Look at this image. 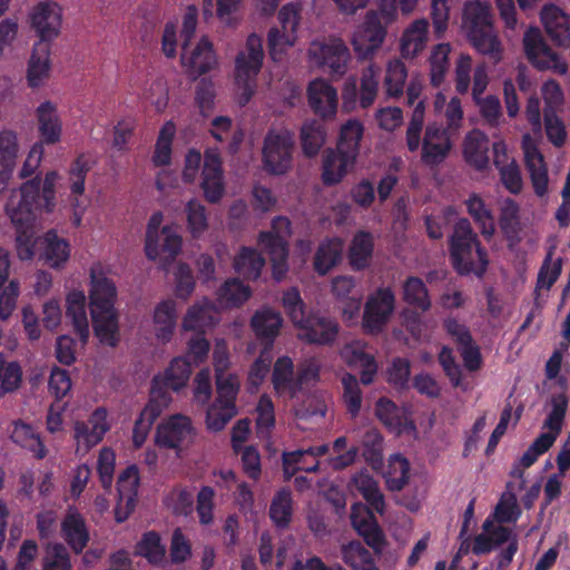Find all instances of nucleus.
<instances>
[{
	"label": "nucleus",
	"instance_id": "nucleus-1",
	"mask_svg": "<svg viewBox=\"0 0 570 570\" xmlns=\"http://www.w3.org/2000/svg\"><path fill=\"white\" fill-rule=\"evenodd\" d=\"M448 247L449 261L458 275L483 278L490 266L489 252L468 217H461L454 223Z\"/></svg>",
	"mask_w": 570,
	"mask_h": 570
},
{
	"label": "nucleus",
	"instance_id": "nucleus-2",
	"mask_svg": "<svg viewBox=\"0 0 570 570\" xmlns=\"http://www.w3.org/2000/svg\"><path fill=\"white\" fill-rule=\"evenodd\" d=\"M117 287L106 275L90 269L89 309L95 335L102 344L117 346L119 342V315L115 307Z\"/></svg>",
	"mask_w": 570,
	"mask_h": 570
},
{
	"label": "nucleus",
	"instance_id": "nucleus-3",
	"mask_svg": "<svg viewBox=\"0 0 570 570\" xmlns=\"http://www.w3.org/2000/svg\"><path fill=\"white\" fill-rule=\"evenodd\" d=\"M461 27L466 40L478 52L488 57L490 62H501L504 47L489 2H464Z\"/></svg>",
	"mask_w": 570,
	"mask_h": 570
},
{
	"label": "nucleus",
	"instance_id": "nucleus-4",
	"mask_svg": "<svg viewBox=\"0 0 570 570\" xmlns=\"http://www.w3.org/2000/svg\"><path fill=\"white\" fill-rule=\"evenodd\" d=\"M283 307L298 327V337L309 344H333L340 331V324L330 316L307 311V306L296 286H292L282 294Z\"/></svg>",
	"mask_w": 570,
	"mask_h": 570
},
{
	"label": "nucleus",
	"instance_id": "nucleus-5",
	"mask_svg": "<svg viewBox=\"0 0 570 570\" xmlns=\"http://www.w3.org/2000/svg\"><path fill=\"white\" fill-rule=\"evenodd\" d=\"M6 213L16 227V249L21 259L35 256V222L37 210L32 196L27 194L26 183L13 190L6 203Z\"/></svg>",
	"mask_w": 570,
	"mask_h": 570
},
{
	"label": "nucleus",
	"instance_id": "nucleus-6",
	"mask_svg": "<svg viewBox=\"0 0 570 570\" xmlns=\"http://www.w3.org/2000/svg\"><path fill=\"white\" fill-rule=\"evenodd\" d=\"M264 41L257 33H250L244 50L235 57V82L238 88L239 106H247L257 86V77L264 66Z\"/></svg>",
	"mask_w": 570,
	"mask_h": 570
},
{
	"label": "nucleus",
	"instance_id": "nucleus-7",
	"mask_svg": "<svg viewBox=\"0 0 570 570\" xmlns=\"http://www.w3.org/2000/svg\"><path fill=\"white\" fill-rule=\"evenodd\" d=\"M396 17V7L391 4L389 9L382 4L381 9L370 10L363 23L353 33L352 45L360 57H368L382 46L389 22Z\"/></svg>",
	"mask_w": 570,
	"mask_h": 570
},
{
	"label": "nucleus",
	"instance_id": "nucleus-8",
	"mask_svg": "<svg viewBox=\"0 0 570 570\" xmlns=\"http://www.w3.org/2000/svg\"><path fill=\"white\" fill-rule=\"evenodd\" d=\"M161 212H156L150 216L147 224L145 254L149 259H157L159 257L164 265L174 262L181 250L183 238L171 226H163Z\"/></svg>",
	"mask_w": 570,
	"mask_h": 570
},
{
	"label": "nucleus",
	"instance_id": "nucleus-9",
	"mask_svg": "<svg viewBox=\"0 0 570 570\" xmlns=\"http://www.w3.org/2000/svg\"><path fill=\"white\" fill-rule=\"evenodd\" d=\"M295 135L288 129H271L264 137L263 163L266 171L282 175L293 166Z\"/></svg>",
	"mask_w": 570,
	"mask_h": 570
},
{
	"label": "nucleus",
	"instance_id": "nucleus-10",
	"mask_svg": "<svg viewBox=\"0 0 570 570\" xmlns=\"http://www.w3.org/2000/svg\"><path fill=\"white\" fill-rule=\"evenodd\" d=\"M523 48L529 62L538 70H553L560 76L569 71V65L558 51L547 45L539 27H529L523 35Z\"/></svg>",
	"mask_w": 570,
	"mask_h": 570
},
{
	"label": "nucleus",
	"instance_id": "nucleus-11",
	"mask_svg": "<svg viewBox=\"0 0 570 570\" xmlns=\"http://www.w3.org/2000/svg\"><path fill=\"white\" fill-rule=\"evenodd\" d=\"M395 307V295L390 286L377 288L364 304L362 327L365 333H380Z\"/></svg>",
	"mask_w": 570,
	"mask_h": 570
},
{
	"label": "nucleus",
	"instance_id": "nucleus-12",
	"mask_svg": "<svg viewBox=\"0 0 570 570\" xmlns=\"http://www.w3.org/2000/svg\"><path fill=\"white\" fill-rule=\"evenodd\" d=\"M158 376H154L150 387V397L134 424L132 442L136 448L142 445L157 417L161 415L163 410L173 401L171 395L166 394V392L158 386Z\"/></svg>",
	"mask_w": 570,
	"mask_h": 570
},
{
	"label": "nucleus",
	"instance_id": "nucleus-13",
	"mask_svg": "<svg viewBox=\"0 0 570 570\" xmlns=\"http://www.w3.org/2000/svg\"><path fill=\"white\" fill-rule=\"evenodd\" d=\"M158 376H154L150 387V397L134 424L132 442L136 448L142 445L157 417L161 415L163 410L173 401L171 395L166 394V392L158 386Z\"/></svg>",
	"mask_w": 570,
	"mask_h": 570
},
{
	"label": "nucleus",
	"instance_id": "nucleus-14",
	"mask_svg": "<svg viewBox=\"0 0 570 570\" xmlns=\"http://www.w3.org/2000/svg\"><path fill=\"white\" fill-rule=\"evenodd\" d=\"M200 187L207 202H220L224 193L223 159L218 147H207L204 151Z\"/></svg>",
	"mask_w": 570,
	"mask_h": 570
},
{
	"label": "nucleus",
	"instance_id": "nucleus-15",
	"mask_svg": "<svg viewBox=\"0 0 570 570\" xmlns=\"http://www.w3.org/2000/svg\"><path fill=\"white\" fill-rule=\"evenodd\" d=\"M452 148L453 140L449 130L438 122H429L422 140L421 160L426 166H439L446 160Z\"/></svg>",
	"mask_w": 570,
	"mask_h": 570
},
{
	"label": "nucleus",
	"instance_id": "nucleus-16",
	"mask_svg": "<svg viewBox=\"0 0 570 570\" xmlns=\"http://www.w3.org/2000/svg\"><path fill=\"white\" fill-rule=\"evenodd\" d=\"M139 469L137 465H129L120 472L116 481V490L118 493L115 507V520L124 522L130 513H132L139 491Z\"/></svg>",
	"mask_w": 570,
	"mask_h": 570
},
{
	"label": "nucleus",
	"instance_id": "nucleus-17",
	"mask_svg": "<svg viewBox=\"0 0 570 570\" xmlns=\"http://www.w3.org/2000/svg\"><path fill=\"white\" fill-rule=\"evenodd\" d=\"M109 429L107 409L97 406L88 420H77L73 424V438L78 443V449L82 448L85 451H89L104 440Z\"/></svg>",
	"mask_w": 570,
	"mask_h": 570
},
{
	"label": "nucleus",
	"instance_id": "nucleus-18",
	"mask_svg": "<svg viewBox=\"0 0 570 570\" xmlns=\"http://www.w3.org/2000/svg\"><path fill=\"white\" fill-rule=\"evenodd\" d=\"M350 518L352 525L363 537L365 543L375 552H382L385 544V535L371 508L365 507L362 502H355Z\"/></svg>",
	"mask_w": 570,
	"mask_h": 570
},
{
	"label": "nucleus",
	"instance_id": "nucleus-19",
	"mask_svg": "<svg viewBox=\"0 0 570 570\" xmlns=\"http://www.w3.org/2000/svg\"><path fill=\"white\" fill-rule=\"evenodd\" d=\"M309 55L318 66L328 68L332 73H344L346 71L350 50L343 40L332 39L328 42H312Z\"/></svg>",
	"mask_w": 570,
	"mask_h": 570
},
{
	"label": "nucleus",
	"instance_id": "nucleus-20",
	"mask_svg": "<svg viewBox=\"0 0 570 570\" xmlns=\"http://www.w3.org/2000/svg\"><path fill=\"white\" fill-rule=\"evenodd\" d=\"M194 435V426L185 414H173L158 424L156 443L161 448H179L181 443L189 442Z\"/></svg>",
	"mask_w": 570,
	"mask_h": 570
},
{
	"label": "nucleus",
	"instance_id": "nucleus-21",
	"mask_svg": "<svg viewBox=\"0 0 570 570\" xmlns=\"http://www.w3.org/2000/svg\"><path fill=\"white\" fill-rule=\"evenodd\" d=\"M61 9L57 2H39L31 12V24L40 41L50 43L61 28Z\"/></svg>",
	"mask_w": 570,
	"mask_h": 570
},
{
	"label": "nucleus",
	"instance_id": "nucleus-22",
	"mask_svg": "<svg viewBox=\"0 0 570 570\" xmlns=\"http://www.w3.org/2000/svg\"><path fill=\"white\" fill-rule=\"evenodd\" d=\"M547 36L556 46L570 47V16L558 4H544L540 11Z\"/></svg>",
	"mask_w": 570,
	"mask_h": 570
},
{
	"label": "nucleus",
	"instance_id": "nucleus-23",
	"mask_svg": "<svg viewBox=\"0 0 570 570\" xmlns=\"http://www.w3.org/2000/svg\"><path fill=\"white\" fill-rule=\"evenodd\" d=\"M37 129L42 147L47 145H55L60 141L62 135V119L59 116L55 102L45 100L36 109Z\"/></svg>",
	"mask_w": 570,
	"mask_h": 570
},
{
	"label": "nucleus",
	"instance_id": "nucleus-24",
	"mask_svg": "<svg viewBox=\"0 0 570 570\" xmlns=\"http://www.w3.org/2000/svg\"><path fill=\"white\" fill-rule=\"evenodd\" d=\"M307 99L312 110L321 117H334L337 112L336 89L326 80H312L307 87Z\"/></svg>",
	"mask_w": 570,
	"mask_h": 570
},
{
	"label": "nucleus",
	"instance_id": "nucleus-25",
	"mask_svg": "<svg viewBox=\"0 0 570 570\" xmlns=\"http://www.w3.org/2000/svg\"><path fill=\"white\" fill-rule=\"evenodd\" d=\"M57 177L56 171H47L43 180H41V177L36 176L24 183V190L32 197L37 215L42 213V210L50 213L56 205L55 186Z\"/></svg>",
	"mask_w": 570,
	"mask_h": 570
},
{
	"label": "nucleus",
	"instance_id": "nucleus-26",
	"mask_svg": "<svg viewBox=\"0 0 570 570\" xmlns=\"http://www.w3.org/2000/svg\"><path fill=\"white\" fill-rule=\"evenodd\" d=\"M258 242L264 250H266L272 262L274 277L279 281L287 269V257L289 254L287 239H284L283 236H278V234L271 228V230L261 232Z\"/></svg>",
	"mask_w": 570,
	"mask_h": 570
},
{
	"label": "nucleus",
	"instance_id": "nucleus-27",
	"mask_svg": "<svg viewBox=\"0 0 570 570\" xmlns=\"http://www.w3.org/2000/svg\"><path fill=\"white\" fill-rule=\"evenodd\" d=\"M61 533L65 541L75 552H82L90 541L87 522L78 510L70 508L61 521Z\"/></svg>",
	"mask_w": 570,
	"mask_h": 570
},
{
	"label": "nucleus",
	"instance_id": "nucleus-28",
	"mask_svg": "<svg viewBox=\"0 0 570 570\" xmlns=\"http://www.w3.org/2000/svg\"><path fill=\"white\" fill-rule=\"evenodd\" d=\"M283 317L281 313H278V311L269 309V307L256 311L250 320V327L269 353L275 342V337L281 331Z\"/></svg>",
	"mask_w": 570,
	"mask_h": 570
},
{
	"label": "nucleus",
	"instance_id": "nucleus-29",
	"mask_svg": "<svg viewBox=\"0 0 570 570\" xmlns=\"http://www.w3.org/2000/svg\"><path fill=\"white\" fill-rule=\"evenodd\" d=\"M19 153L18 136L14 130L0 132V196L8 188Z\"/></svg>",
	"mask_w": 570,
	"mask_h": 570
},
{
	"label": "nucleus",
	"instance_id": "nucleus-30",
	"mask_svg": "<svg viewBox=\"0 0 570 570\" xmlns=\"http://www.w3.org/2000/svg\"><path fill=\"white\" fill-rule=\"evenodd\" d=\"M363 137L364 126L358 119H347L340 128V148L343 150L346 171L360 154Z\"/></svg>",
	"mask_w": 570,
	"mask_h": 570
},
{
	"label": "nucleus",
	"instance_id": "nucleus-31",
	"mask_svg": "<svg viewBox=\"0 0 570 570\" xmlns=\"http://www.w3.org/2000/svg\"><path fill=\"white\" fill-rule=\"evenodd\" d=\"M464 205L466 206L468 214L479 227L481 235L485 239H491L497 232V223L491 207L487 206L485 200H483L482 196L476 195V193L468 196Z\"/></svg>",
	"mask_w": 570,
	"mask_h": 570
},
{
	"label": "nucleus",
	"instance_id": "nucleus-32",
	"mask_svg": "<svg viewBox=\"0 0 570 570\" xmlns=\"http://www.w3.org/2000/svg\"><path fill=\"white\" fill-rule=\"evenodd\" d=\"M494 165L500 173V180L507 190L511 194H520L522 190L523 181L520 166L515 160H511L508 165L503 164L501 156L507 158V146L503 141H495L493 144Z\"/></svg>",
	"mask_w": 570,
	"mask_h": 570
},
{
	"label": "nucleus",
	"instance_id": "nucleus-33",
	"mask_svg": "<svg viewBox=\"0 0 570 570\" xmlns=\"http://www.w3.org/2000/svg\"><path fill=\"white\" fill-rule=\"evenodd\" d=\"M66 316L70 320L75 333L82 344L90 337V326L87 317L86 296L83 292H70L67 296Z\"/></svg>",
	"mask_w": 570,
	"mask_h": 570
},
{
	"label": "nucleus",
	"instance_id": "nucleus-34",
	"mask_svg": "<svg viewBox=\"0 0 570 570\" xmlns=\"http://www.w3.org/2000/svg\"><path fill=\"white\" fill-rule=\"evenodd\" d=\"M191 375V362L185 356H176L171 360L163 375H157L161 387L166 393H170L169 389L179 391L187 385Z\"/></svg>",
	"mask_w": 570,
	"mask_h": 570
},
{
	"label": "nucleus",
	"instance_id": "nucleus-35",
	"mask_svg": "<svg viewBox=\"0 0 570 570\" xmlns=\"http://www.w3.org/2000/svg\"><path fill=\"white\" fill-rule=\"evenodd\" d=\"M490 140L482 130H471L465 137L463 156L470 166L485 169L490 163Z\"/></svg>",
	"mask_w": 570,
	"mask_h": 570
},
{
	"label": "nucleus",
	"instance_id": "nucleus-36",
	"mask_svg": "<svg viewBox=\"0 0 570 570\" xmlns=\"http://www.w3.org/2000/svg\"><path fill=\"white\" fill-rule=\"evenodd\" d=\"M42 252L40 257L50 267H61L70 256V244L68 239L60 238L58 232L48 230L41 239Z\"/></svg>",
	"mask_w": 570,
	"mask_h": 570
},
{
	"label": "nucleus",
	"instance_id": "nucleus-37",
	"mask_svg": "<svg viewBox=\"0 0 570 570\" xmlns=\"http://www.w3.org/2000/svg\"><path fill=\"white\" fill-rule=\"evenodd\" d=\"M350 485L364 498L365 502L377 513H384L385 501L379 482L373 479L370 472L361 471L353 475Z\"/></svg>",
	"mask_w": 570,
	"mask_h": 570
},
{
	"label": "nucleus",
	"instance_id": "nucleus-38",
	"mask_svg": "<svg viewBox=\"0 0 570 570\" xmlns=\"http://www.w3.org/2000/svg\"><path fill=\"white\" fill-rule=\"evenodd\" d=\"M429 35V21L415 20L407 27L401 37L400 51L405 58L417 57L424 49Z\"/></svg>",
	"mask_w": 570,
	"mask_h": 570
},
{
	"label": "nucleus",
	"instance_id": "nucleus-39",
	"mask_svg": "<svg viewBox=\"0 0 570 570\" xmlns=\"http://www.w3.org/2000/svg\"><path fill=\"white\" fill-rule=\"evenodd\" d=\"M156 336L161 342L173 338L177 324V307L175 299H164L154 309Z\"/></svg>",
	"mask_w": 570,
	"mask_h": 570
},
{
	"label": "nucleus",
	"instance_id": "nucleus-40",
	"mask_svg": "<svg viewBox=\"0 0 570 570\" xmlns=\"http://www.w3.org/2000/svg\"><path fill=\"white\" fill-rule=\"evenodd\" d=\"M50 71V45L40 42L35 45L29 63L27 80L29 87H39Z\"/></svg>",
	"mask_w": 570,
	"mask_h": 570
},
{
	"label": "nucleus",
	"instance_id": "nucleus-41",
	"mask_svg": "<svg viewBox=\"0 0 570 570\" xmlns=\"http://www.w3.org/2000/svg\"><path fill=\"white\" fill-rule=\"evenodd\" d=\"M343 257V242L340 238H327L318 244L314 257V268L318 275H326Z\"/></svg>",
	"mask_w": 570,
	"mask_h": 570
},
{
	"label": "nucleus",
	"instance_id": "nucleus-42",
	"mask_svg": "<svg viewBox=\"0 0 570 570\" xmlns=\"http://www.w3.org/2000/svg\"><path fill=\"white\" fill-rule=\"evenodd\" d=\"M347 173L343 149L340 148V136L335 149H325L322 161V179L326 186L341 183Z\"/></svg>",
	"mask_w": 570,
	"mask_h": 570
},
{
	"label": "nucleus",
	"instance_id": "nucleus-43",
	"mask_svg": "<svg viewBox=\"0 0 570 570\" xmlns=\"http://www.w3.org/2000/svg\"><path fill=\"white\" fill-rule=\"evenodd\" d=\"M343 357L346 363L360 367V379L364 385L373 382L379 371V364L371 352H365L362 346H345Z\"/></svg>",
	"mask_w": 570,
	"mask_h": 570
},
{
	"label": "nucleus",
	"instance_id": "nucleus-44",
	"mask_svg": "<svg viewBox=\"0 0 570 570\" xmlns=\"http://www.w3.org/2000/svg\"><path fill=\"white\" fill-rule=\"evenodd\" d=\"M301 147L307 158L317 156L323 145L326 142L327 129L322 121L312 119L301 127Z\"/></svg>",
	"mask_w": 570,
	"mask_h": 570
},
{
	"label": "nucleus",
	"instance_id": "nucleus-45",
	"mask_svg": "<svg viewBox=\"0 0 570 570\" xmlns=\"http://www.w3.org/2000/svg\"><path fill=\"white\" fill-rule=\"evenodd\" d=\"M343 561L353 570H380L372 551L360 540H352L341 548Z\"/></svg>",
	"mask_w": 570,
	"mask_h": 570
},
{
	"label": "nucleus",
	"instance_id": "nucleus-46",
	"mask_svg": "<svg viewBox=\"0 0 570 570\" xmlns=\"http://www.w3.org/2000/svg\"><path fill=\"white\" fill-rule=\"evenodd\" d=\"M272 383L276 393H288L291 396L297 395L295 367L289 356H281L275 361L272 371Z\"/></svg>",
	"mask_w": 570,
	"mask_h": 570
},
{
	"label": "nucleus",
	"instance_id": "nucleus-47",
	"mask_svg": "<svg viewBox=\"0 0 570 570\" xmlns=\"http://www.w3.org/2000/svg\"><path fill=\"white\" fill-rule=\"evenodd\" d=\"M551 405L552 409L543 422V429H547L548 431L542 433V436H549L547 451L551 448V445H553L561 432L562 422L568 411V397H566L564 394L552 395Z\"/></svg>",
	"mask_w": 570,
	"mask_h": 570
},
{
	"label": "nucleus",
	"instance_id": "nucleus-48",
	"mask_svg": "<svg viewBox=\"0 0 570 570\" xmlns=\"http://www.w3.org/2000/svg\"><path fill=\"white\" fill-rule=\"evenodd\" d=\"M216 63L217 59L213 42L206 39V37H203L189 52L187 66L194 73H197V76H203V73H207L212 68H215Z\"/></svg>",
	"mask_w": 570,
	"mask_h": 570
},
{
	"label": "nucleus",
	"instance_id": "nucleus-49",
	"mask_svg": "<svg viewBox=\"0 0 570 570\" xmlns=\"http://www.w3.org/2000/svg\"><path fill=\"white\" fill-rule=\"evenodd\" d=\"M268 515L275 527L286 528L293 519V493L289 488H282L272 499Z\"/></svg>",
	"mask_w": 570,
	"mask_h": 570
},
{
	"label": "nucleus",
	"instance_id": "nucleus-50",
	"mask_svg": "<svg viewBox=\"0 0 570 570\" xmlns=\"http://www.w3.org/2000/svg\"><path fill=\"white\" fill-rule=\"evenodd\" d=\"M265 258L257 249L252 247H242L240 252L234 258V268L238 275L255 281L262 275Z\"/></svg>",
	"mask_w": 570,
	"mask_h": 570
},
{
	"label": "nucleus",
	"instance_id": "nucleus-51",
	"mask_svg": "<svg viewBox=\"0 0 570 570\" xmlns=\"http://www.w3.org/2000/svg\"><path fill=\"white\" fill-rule=\"evenodd\" d=\"M176 135L174 121H166L160 128L155 142L151 161L154 166H169L173 158V140Z\"/></svg>",
	"mask_w": 570,
	"mask_h": 570
},
{
	"label": "nucleus",
	"instance_id": "nucleus-52",
	"mask_svg": "<svg viewBox=\"0 0 570 570\" xmlns=\"http://www.w3.org/2000/svg\"><path fill=\"white\" fill-rule=\"evenodd\" d=\"M216 390L219 394V401H223L230 420L237 415V396L239 392V381L236 375H225L222 371H216Z\"/></svg>",
	"mask_w": 570,
	"mask_h": 570
},
{
	"label": "nucleus",
	"instance_id": "nucleus-53",
	"mask_svg": "<svg viewBox=\"0 0 570 570\" xmlns=\"http://www.w3.org/2000/svg\"><path fill=\"white\" fill-rule=\"evenodd\" d=\"M403 299L419 311H429L432 306L428 286L421 277L410 275L403 283Z\"/></svg>",
	"mask_w": 570,
	"mask_h": 570
},
{
	"label": "nucleus",
	"instance_id": "nucleus-54",
	"mask_svg": "<svg viewBox=\"0 0 570 570\" xmlns=\"http://www.w3.org/2000/svg\"><path fill=\"white\" fill-rule=\"evenodd\" d=\"M135 553L144 557L150 563H163L166 559V546L161 543V538L157 531L144 532L135 547Z\"/></svg>",
	"mask_w": 570,
	"mask_h": 570
},
{
	"label": "nucleus",
	"instance_id": "nucleus-55",
	"mask_svg": "<svg viewBox=\"0 0 570 570\" xmlns=\"http://www.w3.org/2000/svg\"><path fill=\"white\" fill-rule=\"evenodd\" d=\"M374 238L371 232L361 230L354 235L350 248V261L354 268H364L368 265L374 252Z\"/></svg>",
	"mask_w": 570,
	"mask_h": 570
},
{
	"label": "nucleus",
	"instance_id": "nucleus-56",
	"mask_svg": "<svg viewBox=\"0 0 570 570\" xmlns=\"http://www.w3.org/2000/svg\"><path fill=\"white\" fill-rule=\"evenodd\" d=\"M450 53L451 45H448V42H441V45H436L432 49L429 62L431 67V85L433 87H441L444 81L450 67Z\"/></svg>",
	"mask_w": 570,
	"mask_h": 570
},
{
	"label": "nucleus",
	"instance_id": "nucleus-57",
	"mask_svg": "<svg viewBox=\"0 0 570 570\" xmlns=\"http://www.w3.org/2000/svg\"><path fill=\"white\" fill-rule=\"evenodd\" d=\"M407 73V67L401 59L389 61L384 77V88L387 96L400 98V96L404 95Z\"/></svg>",
	"mask_w": 570,
	"mask_h": 570
},
{
	"label": "nucleus",
	"instance_id": "nucleus-58",
	"mask_svg": "<svg viewBox=\"0 0 570 570\" xmlns=\"http://www.w3.org/2000/svg\"><path fill=\"white\" fill-rule=\"evenodd\" d=\"M383 443L384 438L377 430H367L363 435L362 455L374 470L383 466Z\"/></svg>",
	"mask_w": 570,
	"mask_h": 570
},
{
	"label": "nucleus",
	"instance_id": "nucleus-59",
	"mask_svg": "<svg viewBox=\"0 0 570 570\" xmlns=\"http://www.w3.org/2000/svg\"><path fill=\"white\" fill-rule=\"evenodd\" d=\"M535 160L531 155L527 156L525 167L530 175L532 188L537 196H546L549 188V174L546 166L544 157L539 151H535Z\"/></svg>",
	"mask_w": 570,
	"mask_h": 570
},
{
	"label": "nucleus",
	"instance_id": "nucleus-60",
	"mask_svg": "<svg viewBox=\"0 0 570 570\" xmlns=\"http://www.w3.org/2000/svg\"><path fill=\"white\" fill-rule=\"evenodd\" d=\"M519 213L520 206L513 198H507L503 202L499 216V226L507 239H514L520 233Z\"/></svg>",
	"mask_w": 570,
	"mask_h": 570
},
{
	"label": "nucleus",
	"instance_id": "nucleus-61",
	"mask_svg": "<svg viewBox=\"0 0 570 570\" xmlns=\"http://www.w3.org/2000/svg\"><path fill=\"white\" fill-rule=\"evenodd\" d=\"M411 464L404 455H392L389 463L386 484L391 491H401L410 479Z\"/></svg>",
	"mask_w": 570,
	"mask_h": 570
},
{
	"label": "nucleus",
	"instance_id": "nucleus-62",
	"mask_svg": "<svg viewBox=\"0 0 570 570\" xmlns=\"http://www.w3.org/2000/svg\"><path fill=\"white\" fill-rule=\"evenodd\" d=\"M553 247H550L548 254L543 258V262L538 271V278L535 287L538 289H550L554 282L558 281L562 272V258L559 256L553 261Z\"/></svg>",
	"mask_w": 570,
	"mask_h": 570
},
{
	"label": "nucleus",
	"instance_id": "nucleus-63",
	"mask_svg": "<svg viewBox=\"0 0 570 570\" xmlns=\"http://www.w3.org/2000/svg\"><path fill=\"white\" fill-rule=\"evenodd\" d=\"M250 295V286L244 285L239 279L225 281L218 291L220 302L227 306H240Z\"/></svg>",
	"mask_w": 570,
	"mask_h": 570
},
{
	"label": "nucleus",
	"instance_id": "nucleus-64",
	"mask_svg": "<svg viewBox=\"0 0 570 570\" xmlns=\"http://www.w3.org/2000/svg\"><path fill=\"white\" fill-rule=\"evenodd\" d=\"M43 570H72L69 551L65 544L49 547L43 557Z\"/></svg>",
	"mask_w": 570,
	"mask_h": 570
}]
</instances>
